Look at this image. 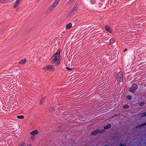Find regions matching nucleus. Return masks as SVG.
I'll list each match as a JSON object with an SVG mask.
<instances>
[{
	"label": "nucleus",
	"mask_w": 146,
	"mask_h": 146,
	"mask_svg": "<svg viewBox=\"0 0 146 146\" xmlns=\"http://www.w3.org/2000/svg\"><path fill=\"white\" fill-rule=\"evenodd\" d=\"M60 52V50H58L50 58L51 63L55 66H57L61 61Z\"/></svg>",
	"instance_id": "1"
},
{
	"label": "nucleus",
	"mask_w": 146,
	"mask_h": 146,
	"mask_svg": "<svg viewBox=\"0 0 146 146\" xmlns=\"http://www.w3.org/2000/svg\"><path fill=\"white\" fill-rule=\"evenodd\" d=\"M60 0H56L53 3L50 5L48 10V11L49 12H51L56 7Z\"/></svg>",
	"instance_id": "2"
},
{
	"label": "nucleus",
	"mask_w": 146,
	"mask_h": 146,
	"mask_svg": "<svg viewBox=\"0 0 146 146\" xmlns=\"http://www.w3.org/2000/svg\"><path fill=\"white\" fill-rule=\"evenodd\" d=\"M96 0H86V3L91 8H95L96 6L94 5L96 2Z\"/></svg>",
	"instance_id": "3"
},
{
	"label": "nucleus",
	"mask_w": 146,
	"mask_h": 146,
	"mask_svg": "<svg viewBox=\"0 0 146 146\" xmlns=\"http://www.w3.org/2000/svg\"><path fill=\"white\" fill-rule=\"evenodd\" d=\"M55 69L54 66L53 65H49L46 66L45 67L43 68V70L45 71L47 70L49 71H53Z\"/></svg>",
	"instance_id": "4"
},
{
	"label": "nucleus",
	"mask_w": 146,
	"mask_h": 146,
	"mask_svg": "<svg viewBox=\"0 0 146 146\" xmlns=\"http://www.w3.org/2000/svg\"><path fill=\"white\" fill-rule=\"evenodd\" d=\"M138 88V86L136 84H134L129 89V91L131 92H135Z\"/></svg>",
	"instance_id": "5"
},
{
	"label": "nucleus",
	"mask_w": 146,
	"mask_h": 146,
	"mask_svg": "<svg viewBox=\"0 0 146 146\" xmlns=\"http://www.w3.org/2000/svg\"><path fill=\"white\" fill-rule=\"evenodd\" d=\"M117 80L119 82H122L123 80V73L122 72H119L117 75Z\"/></svg>",
	"instance_id": "6"
},
{
	"label": "nucleus",
	"mask_w": 146,
	"mask_h": 146,
	"mask_svg": "<svg viewBox=\"0 0 146 146\" xmlns=\"http://www.w3.org/2000/svg\"><path fill=\"white\" fill-rule=\"evenodd\" d=\"M75 8H73L72 10L69 12L66 16L67 18H69L73 15L75 12Z\"/></svg>",
	"instance_id": "7"
},
{
	"label": "nucleus",
	"mask_w": 146,
	"mask_h": 146,
	"mask_svg": "<svg viewBox=\"0 0 146 146\" xmlns=\"http://www.w3.org/2000/svg\"><path fill=\"white\" fill-rule=\"evenodd\" d=\"M38 133V131L37 130H35L30 133V134L32 135H35Z\"/></svg>",
	"instance_id": "8"
},
{
	"label": "nucleus",
	"mask_w": 146,
	"mask_h": 146,
	"mask_svg": "<svg viewBox=\"0 0 146 146\" xmlns=\"http://www.w3.org/2000/svg\"><path fill=\"white\" fill-rule=\"evenodd\" d=\"M21 0H17L15 3L13 5V8H16L20 4Z\"/></svg>",
	"instance_id": "9"
},
{
	"label": "nucleus",
	"mask_w": 146,
	"mask_h": 146,
	"mask_svg": "<svg viewBox=\"0 0 146 146\" xmlns=\"http://www.w3.org/2000/svg\"><path fill=\"white\" fill-rule=\"evenodd\" d=\"M105 28L110 33H111V30L110 29V27L108 25H106Z\"/></svg>",
	"instance_id": "10"
},
{
	"label": "nucleus",
	"mask_w": 146,
	"mask_h": 146,
	"mask_svg": "<svg viewBox=\"0 0 146 146\" xmlns=\"http://www.w3.org/2000/svg\"><path fill=\"white\" fill-rule=\"evenodd\" d=\"M72 24L71 23H70L67 25L66 27V29H69L72 27Z\"/></svg>",
	"instance_id": "11"
},
{
	"label": "nucleus",
	"mask_w": 146,
	"mask_h": 146,
	"mask_svg": "<svg viewBox=\"0 0 146 146\" xmlns=\"http://www.w3.org/2000/svg\"><path fill=\"white\" fill-rule=\"evenodd\" d=\"M91 134L94 135H97L98 134V131L97 130H95L93 131H92L91 132Z\"/></svg>",
	"instance_id": "12"
},
{
	"label": "nucleus",
	"mask_w": 146,
	"mask_h": 146,
	"mask_svg": "<svg viewBox=\"0 0 146 146\" xmlns=\"http://www.w3.org/2000/svg\"><path fill=\"white\" fill-rule=\"evenodd\" d=\"M111 126V125L110 124H108L106 126L104 127V129H108L110 128Z\"/></svg>",
	"instance_id": "13"
},
{
	"label": "nucleus",
	"mask_w": 146,
	"mask_h": 146,
	"mask_svg": "<svg viewBox=\"0 0 146 146\" xmlns=\"http://www.w3.org/2000/svg\"><path fill=\"white\" fill-rule=\"evenodd\" d=\"M139 116L140 117H144L146 116V112L143 113L139 115Z\"/></svg>",
	"instance_id": "14"
},
{
	"label": "nucleus",
	"mask_w": 146,
	"mask_h": 146,
	"mask_svg": "<svg viewBox=\"0 0 146 146\" xmlns=\"http://www.w3.org/2000/svg\"><path fill=\"white\" fill-rule=\"evenodd\" d=\"M26 59L22 60L19 62V63L21 64H23L26 63Z\"/></svg>",
	"instance_id": "15"
},
{
	"label": "nucleus",
	"mask_w": 146,
	"mask_h": 146,
	"mask_svg": "<svg viewBox=\"0 0 146 146\" xmlns=\"http://www.w3.org/2000/svg\"><path fill=\"white\" fill-rule=\"evenodd\" d=\"M97 130L98 133H104L105 131V130L103 129H97Z\"/></svg>",
	"instance_id": "16"
},
{
	"label": "nucleus",
	"mask_w": 146,
	"mask_h": 146,
	"mask_svg": "<svg viewBox=\"0 0 146 146\" xmlns=\"http://www.w3.org/2000/svg\"><path fill=\"white\" fill-rule=\"evenodd\" d=\"M110 44H113L115 42L114 39L113 38H111L110 40Z\"/></svg>",
	"instance_id": "17"
},
{
	"label": "nucleus",
	"mask_w": 146,
	"mask_h": 146,
	"mask_svg": "<svg viewBox=\"0 0 146 146\" xmlns=\"http://www.w3.org/2000/svg\"><path fill=\"white\" fill-rule=\"evenodd\" d=\"M17 117L19 119H23L24 118V116L22 115H17Z\"/></svg>",
	"instance_id": "18"
},
{
	"label": "nucleus",
	"mask_w": 146,
	"mask_h": 146,
	"mask_svg": "<svg viewBox=\"0 0 146 146\" xmlns=\"http://www.w3.org/2000/svg\"><path fill=\"white\" fill-rule=\"evenodd\" d=\"M54 107H50L49 108V111H52L54 110Z\"/></svg>",
	"instance_id": "19"
},
{
	"label": "nucleus",
	"mask_w": 146,
	"mask_h": 146,
	"mask_svg": "<svg viewBox=\"0 0 146 146\" xmlns=\"http://www.w3.org/2000/svg\"><path fill=\"white\" fill-rule=\"evenodd\" d=\"M7 0H0V3H3L7 2Z\"/></svg>",
	"instance_id": "20"
},
{
	"label": "nucleus",
	"mask_w": 146,
	"mask_h": 146,
	"mask_svg": "<svg viewBox=\"0 0 146 146\" xmlns=\"http://www.w3.org/2000/svg\"><path fill=\"white\" fill-rule=\"evenodd\" d=\"M18 146H26L24 142H22Z\"/></svg>",
	"instance_id": "21"
},
{
	"label": "nucleus",
	"mask_w": 146,
	"mask_h": 146,
	"mask_svg": "<svg viewBox=\"0 0 146 146\" xmlns=\"http://www.w3.org/2000/svg\"><path fill=\"white\" fill-rule=\"evenodd\" d=\"M145 125H146V122L145 123L142 124L141 125H138V127H142L143 126Z\"/></svg>",
	"instance_id": "22"
},
{
	"label": "nucleus",
	"mask_w": 146,
	"mask_h": 146,
	"mask_svg": "<svg viewBox=\"0 0 146 146\" xmlns=\"http://www.w3.org/2000/svg\"><path fill=\"white\" fill-rule=\"evenodd\" d=\"M129 106L128 105L126 104L123 107V108L125 109L127 108H129Z\"/></svg>",
	"instance_id": "23"
},
{
	"label": "nucleus",
	"mask_w": 146,
	"mask_h": 146,
	"mask_svg": "<svg viewBox=\"0 0 146 146\" xmlns=\"http://www.w3.org/2000/svg\"><path fill=\"white\" fill-rule=\"evenodd\" d=\"M127 98L129 100H131V97L129 95L127 96Z\"/></svg>",
	"instance_id": "24"
},
{
	"label": "nucleus",
	"mask_w": 146,
	"mask_h": 146,
	"mask_svg": "<svg viewBox=\"0 0 146 146\" xmlns=\"http://www.w3.org/2000/svg\"><path fill=\"white\" fill-rule=\"evenodd\" d=\"M144 104L145 103H144L143 102H140L139 103V105L140 106H142L144 105Z\"/></svg>",
	"instance_id": "25"
},
{
	"label": "nucleus",
	"mask_w": 146,
	"mask_h": 146,
	"mask_svg": "<svg viewBox=\"0 0 146 146\" xmlns=\"http://www.w3.org/2000/svg\"><path fill=\"white\" fill-rule=\"evenodd\" d=\"M73 1L74 0H70L68 3L69 4H71L73 2Z\"/></svg>",
	"instance_id": "26"
},
{
	"label": "nucleus",
	"mask_w": 146,
	"mask_h": 146,
	"mask_svg": "<svg viewBox=\"0 0 146 146\" xmlns=\"http://www.w3.org/2000/svg\"><path fill=\"white\" fill-rule=\"evenodd\" d=\"M43 98H42V99L41 100V101L40 102V104L42 105L43 102Z\"/></svg>",
	"instance_id": "27"
},
{
	"label": "nucleus",
	"mask_w": 146,
	"mask_h": 146,
	"mask_svg": "<svg viewBox=\"0 0 146 146\" xmlns=\"http://www.w3.org/2000/svg\"><path fill=\"white\" fill-rule=\"evenodd\" d=\"M14 0H7V1H9V2H13Z\"/></svg>",
	"instance_id": "28"
},
{
	"label": "nucleus",
	"mask_w": 146,
	"mask_h": 146,
	"mask_svg": "<svg viewBox=\"0 0 146 146\" xmlns=\"http://www.w3.org/2000/svg\"><path fill=\"white\" fill-rule=\"evenodd\" d=\"M31 139L32 140H34V137H31Z\"/></svg>",
	"instance_id": "29"
},
{
	"label": "nucleus",
	"mask_w": 146,
	"mask_h": 146,
	"mask_svg": "<svg viewBox=\"0 0 146 146\" xmlns=\"http://www.w3.org/2000/svg\"><path fill=\"white\" fill-rule=\"evenodd\" d=\"M119 146H125V145L124 144H123L122 143H121Z\"/></svg>",
	"instance_id": "30"
},
{
	"label": "nucleus",
	"mask_w": 146,
	"mask_h": 146,
	"mask_svg": "<svg viewBox=\"0 0 146 146\" xmlns=\"http://www.w3.org/2000/svg\"><path fill=\"white\" fill-rule=\"evenodd\" d=\"M66 69L68 70H71V69H72V68H68V67H67L66 68Z\"/></svg>",
	"instance_id": "31"
},
{
	"label": "nucleus",
	"mask_w": 146,
	"mask_h": 146,
	"mask_svg": "<svg viewBox=\"0 0 146 146\" xmlns=\"http://www.w3.org/2000/svg\"><path fill=\"white\" fill-rule=\"evenodd\" d=\"M127 49L126 48H125L124 50V51H127Z\"/></svg>",
	"instance_id": "32"
},
{
	"label": "nucleus",
	"mask_w": 146,
	"mask_h": 146,
	"mask_svg": "<svg viewBox=\"0 0 146 146\" xmlns=\"http://www.w3.org/2000/svg\"><path fill=\"white\" fill-rule=\"evenodd\" d=\"M27 146H31V144H29V145H27Z\"/></svg>",
	"instance_id": "33"
},
{
	"label": "nucleus",
	"mask_w": 146,
	"mask_h": 146,
	"mask_svg": "<svg viewBox=\"0 0 146 146\" xmlns=\"http://www.w3.org/2000/svg\"><path fill=\"white\" fill-rule=\"evenodd\" d=\"M104 146H110L108 145H105Z\"/></svg>",
	"instance_id": "34"
},
{
	"label": "nucleus",
	"mask_w": 146,
	"mask_h": 146,
	"mask_svg": "<svg viewBox=\"0 0 146 146\" xmlns=\"http://www.w3.org/2000/svg\"><path fill=\"white\" fill-rule=\"evenodd\" d=\"M40 0H37L38 1H39Z\"/></svg>",
	"instance_id": "35"
},
{
	"label": "nucleus",
	"mask_w": 146,
	"mask_h": 146,
	"mask_svg": "<svg viewBox=\"0 0 146 146\" xmlns=\"http://www.w3.org/2000/svg\"><path fill=\"white\" fill-rule=\"evenodd\" d=\"M112 0H111V1H112Z\"/></svg>",
	"instance_id": "36"
}]
</instances>
